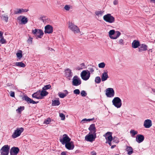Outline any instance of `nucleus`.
I'll use <instances>...</instances> for the list:
<instances>
[{
	"instance_id": "18",
	"label": "nucleus",
	"mask_w": 155,
	"mask_h": 155,
	"mask_svg": "<svg viewBox=\"0 0 155 155\" xmlns=\"http://www.w3.org/2000/svg\"><path fill=\"white\" fill-rule=\"evenodd\" d=\"M28 11V9H23V8H17L14 11V13L15 14H19L22 13H24L27 12Z\"/></svg>"
},
{
	"instance_id": "9",
	"label": "nucleus",
	"mask_w": 155,
	"mask_h": 155,
	"mask_svg": "<svg viewBox=\"0 0 155 155\" xmlns=\"http://www.w3.org/2000/svg\"><path fill=\"white\" fill-rule=\"evenodd\" d=\"M114 91L112 88H108L106 90L105 94L107 97H113L114 96Z\"/></svg>"
},
{
	"instance_id": "40",
	"label": "nucleus",
	"mask_w": 155,
	"mask_h": 155,
	"mask_svg": "<svg viewBox=\"0 0 155 155\" xmlns=\"http://www.w3.org/2000/svg\"><path fill=\"white\" fill-rule=\"evenodd\" d=\"M105 66V64L104 62H101L98 64V67L100 68H104Z\"/></svg>"
},
{
	"instance_id": "21",
	"label": "nucleus",
	"mask_w": 155,
	"mask_h": 155,
	"mask_svg": "<svg viewBox=\"0 0 155 155\" xmlns=\"http://www.w3.org/2000/svg\"><path fill=\"white\" fill-rule=\"evenodd\" d=\"M21 17H22L21 19V23L24 24H26L28 21V18H26L25 16H20L17 18L18 20H20Z\"/></svg>"
},
{
	"instance_id": "2",
	"label": "nucleus",
	"mask_w": 155,
	"mask_h": 155,
	"mask_svg": "<svg viewBox=\"0 0 155 155\" xmlns=\"http://www.w3.org/2000/svg\"><path fill=\"white\" fill-rule=\"evenodd\" d=\"M113 104L117 108H120L122 105V101L118 97H115L112 101Z\"/></svg>"
},
{
	"instance_id": "37",
	"label": "nucleus",
	"mask_w": 155,
	"mask_h": 155,
	"mask_svg": "<svg viewBox=\"0 0 155 155\" xmlns=\"http://www.w3.org/2000/svg\"><path fill=\"white\" fill-rule=\"evenodd\" d=\"M88 130H96L95 124H92L88 128Z\"/></svg>"
},
{
	"instance_id": "26",
	"label": "nucleus",
	"mask_w": 155,
	"mask_h": 155,
	"mask_svg": "<svg viewBox=\"0 0 155 155\" xmlns=\"http://www.w3.org/2000/svg\"><path fill=\"white\" fill-rule=\"evenodd\" d=\"M126 151L127 152V154L129 155L133 153V149L131 147L127 146Z\"/></svg>"
},
{
	"instance_id": "23",
	"label": "nucleus",
	"mask_w": 155,
	"mask_h": 155,
	"mask_svg": "<svg viewBox=\"0 0 155 155\" xmlns=\"http://www.w3.org/2000/svg\"><path fill=\"white\" fill-rule=\"evenodd\" d=\"M32 96L33 98L38 99H41L42 98V97L40 96L39 91L34 93L32 94Z\"/></svg>"
},
{
	"instance_id": "19",
	"label": "nucleus",
	"mask_w": 155,
	"mask_h": 155,
	"mask_svg": "<svg viewBox=\"0 0 155 155\" xmlns=\"http://www.w3.org/2000/svg\"><path fill=\"white\" fill-rule=\"evenodd\" d=\"M144 139V136L143 135L138 134L136 137V140L137 142L140 143L143 142Z\"/></svg>"
},
{
	"instance_id": "28",
	"label": "nucleus",
	"mask_w": 155,
	"mask_h": 155,
	"mask_svg": "<svg viewBox=\"0 0 155 155\" xmlns=\"http://www.w3.org/2000/svg\"><path fill=\"white\" fill-rule=\"evenodd\" d=\"M120 34L121 33L120 31H116L115 32V34L113 35V37L111 38V39H116L120 36Z\"/></svg>"
},
{
	"instance_id": "46",
	"label": "nucleus",
	"mask_w": 155,
	"mask_h": 155,
	"mask_svg": "<svg viewBox=\"0 0 155 155\" xmlns=\"http://www.w3.org/2000/svg\"><path fill=\"white\" fill-rule=\"evenodd\" d=\"M51 121V120L50 118H47V119L45 120L44 121V124H48Z\"/></svg>"
},
{
	"instance_id": "6",
	"label": "nucleus",
	"mask_w": 155,
	"mask_h": 155,
	"mask_svg": "<svg viewBox=\"0 0 155 155\" xmlns=\"http://www.w3.org/2000/svg\"><path fill=\"white\" fill-rule=\"evenodd\" d=\"M68 28L74 33H78L80 31L79 29L78 26L71 22H69Z\"/></svg>"
},
{
	"instance_id": "42",
	"label": "nucleus",
	"mask_w": 155,
	"mask_h": 155,
	"mask_svg": "<svg viewBox=\"0 0 155 155\" xmlns=\"http://www.w3.org/2000/svg\"><path fill=\"white\" fill-rule=\"evenodd\" d=\"M89 131L90 132H89V134H93V135H96V129L92 130H89Z\"/></svg>"
},
{
	"instance_id": "54",
	"label": "nucleus",
	"mask_w": 155,
	"mask_h": 155,
	"mask_svg": "<svg viewBox=\"0 0 155 155\" xmlns=\"http://www.w3.org/2000/svg\"><path fill=\"white\" fill-rule=\"evenodd\" d=\"M91 153L92 155H96L97 154L94 151L91 152Z\"/></svg>"
},
{
	"instance_id": "3",
	"label": "nucleus",
	"mask_w": 155,
	"mask_h": 155,
	"mask_svg": "<svg viewBox=\"0 0 155 155\" xmlns=\"http://www.w3.org/2000/svg\"><path fill=\"white\" fill-rule=\"evenodd\" d=\"M91 73L87 70L83 71L81 73V78L84 81H87L90 77Z\"/></svg>"
},
{
	"instance_id": "7",
	"label": "nucleus",
	"mask_w": 155,
	"mask_h": 155,
	"mask_svg": "<svg viewBox=\"0 0 155 155\" xmlns=\"http://www.w3.org/2000/svg\"><path fill=\"white\" fill-rule=\"evenodd\" d=\"M81 79L77 76L76 75L73 77L72 82L73 85L77 86L81 84Z\"/></svg>"
},
{
	"instance_id": "63",
	"label": "nucleus",
	"mask_w": 155,
	"mask_h": 155,
	"mask_svg": "<svg viewBox=\"0 0 155 155\" xmlns=\"http://www.w3.org/2000/svg\"><path fill=\"white\" fill-rule=\"evenodd\" d=\"M80 65L81 66V67H82L83 66H84V63H82V64H80Z\"/></svg>"
},
{
	"instance_id": "56",
	"label": "nucleus",
	"mask_w": 155,
	"mask_h": 155,
	"mask_svg": "<svg viewBox=\"0 0 155 155\" xmlns=\"http://www.w3.org/2000/svg\"><path fill=\"white\" fill-rule=\"evenodd\" d=\"M106 143H108L110 146H111V141H107L106 142Z\"/></svg>"
},
{
	"instance_id": "29",
	"label": "nucleus",
	"mask_w": 155,
	"mask_h": 155,
	"mask_svg": "<svg viewBox=\"0 0 155 155\" xmlns=\"http://www.w3.org/2000/svg\"><path fill=\"white\" fill-rule=\"evenodd\" d=\"M39 91H40V96L42 97H44V96H46L48 94V92H47V91H46L44 90H43L41 91L39 90Z\"/></svg>"
},
{
	"instance_id": "64",
	"label": "nucleus",
	"mask_w": 155,
	"mask_h": 155,
	"mask_svg": "<svg viewBox=\"0 0 155 155\" xmlns=\"http://www.w3.org/2000/svg\"><path fill=\"white\" fill-rule=\"evenodd\" d=\"M83 68H78V70H80L81 69H82Z\"/></svg>"
},
{
	"instance_id": "25",
	"label": "nucleus",
	"mask_w": 155,
	"mask_h": 155,
	"mask_svg": "<svg viewBox=\"0 0 155 155\" xmlns=\"http://www.w3.org/2000/svg\"><path fill=\"white\" fill-rule=\"evenodd\" d=\"M147 46L145 44H142L140 45V48H139V51L141 52L143 51H144L147 50Z\"/></svg>"
},
{
	"instance_id": "53",
	"label": "nucleus",
	"mask_w": 155,
	"mask_h": 155,
	"mask_svg": "<svg viewBox=\"0 0 155 155\" xmlns=\"http://www.w3.org/2000/svg\"><path fill=\"white\" fill-rule=\"evenodd\" d=\"M118 3V0H114L113 2V4L114 5H117Z\"/></svg>"
},
{
	"instance_id": "33",
	"label": "nucleus",
	"mask_w": 155,
	"mask_h": 155,
	"mask_svg": "<svg viewBox=\"0 0 155 155\" xmlns=\"http://www.w3.org/2000/svg\"><path fill=\"white\" fill-rule=\"evenodd\" d=\"M115 32V31L114 30H111L109 32V35L110 38L111 39V38L113 37Z\"/></svg>"
},
{
	"instance_id": "43",
	"label": "nucleus",
	"mask_w": 155,
	"mask_h": 155,
	"mask_svg": "<svg viewBox=\"0 0 155 155\" xmlns=\"http://www.w3.org/2000/svg\"><path fill=\"white\" fill-rule=\"evenodd\" d=\"M59 116L61 117V119L62 120H64L65 119V116L63 113H59Z\"/></svg>"
},
{
	"instance_id": "22",
	"label": "nucleus",
	"mask_w": 155,
	"mask_h": 155,
	"mask_svg": "<svg viewBox=\"0 0 155 155\" xmlns=\"http://www.w3.org/2000/svg\"><path fill=\"white\" fill-rule=\"evenodd\" d=\"M107 73L108 72L107 71H104L102 74L101 76V80L102 81H106L108 78Z\"/></svg>"
},
{
	"instance_id": "8",
	"label": "nucleus",
	"mask_w": 155,
	"mask_h": 155,
	"mask_svg": "<svg viewBox=\"0 0 155 155\" xmlns=\"http://www.w3.org/2000/svg\"><path fill=\"white\" fill-rule=\"evenodd\" d=\"M9 149L10 147L8 145L4 146L0 150L1 155H8Z\"/></svg>"
},
{
	"instance_id": "32",
	"label": "nucleus",
	"mask_w": 155,
	"mask_h": 155,
	"mask_svg": "<svg viewBox=\"0 0 155 155\" xmlns=\"http://www.w3.org/2000/svg\"><path fill=\"white\" fill-rule=\"evenodd\" d=\"M1 17L2 20L5 21L6 22H8V17L7 15H2Z\"/></svg>"
},
{
	"instance_id": "14",
	"label": "nucleus",
	"mask_w": 155,
	"mask_h": 155,
	"mask_svg": "<svg viewBox=\"0 0 155 155\" xmlns=\"http://www.w3.org/2000/svg\"><path fill=\"white\" fill-rule=\"evenodd\" d=\"M19 151V149L18 147H13L10 150V153L11 155H17Z\"/></svg>"
},
{
	"instance_id": "57",
	"label": "nucleus",
	"mask_w": 155,
	"mask_h": 155,
	"mask_svg": "<svg viewBox=\"0 0 155 155\" xmlns=\"http://www.w3.org/2000/svg\"><path fill=\"white\" fill-rule=\"evenodd\" d=\"M87 119H86V118H85V119H83L81 121V123H83L85 121H87Z\"/></svg>"
},
{
	"instance_id": "55",
	"label": "nucleus",
	"mask_w": 155,
	"mask_h": 155,
	"mask_svg": "<svg viewBox=\"0 0 155 155\" xmlns=\"http://www.w3.org/2000/svg\"><path fill=\"white\" fill-rule=\"evenodd\" d=\"M61 155H67V152L65 151H63L61 153Z\"/></svg>"
},
{
	"instance_id": "30",
	"label": "nucleus",
	"mask_w": 155,
	"mask_h": 155,
	"mask_svg": "<svg viewBox=\"0 0 155 155\" xmlns=\"http://www.w3.org/2000/svg\"><path fill=\"white\" fill-rule=\"evenodd\" d=\"M64 91L66 92V93H58V95L60 98H64L68 94V92L67 90H65Z\"/></svg>"
},
{
	"instance_id": "44",
	"label": "nucleus",
	"mask_w": 155,
	"mask_h": 155,
	"mask_svg": "<svg viewBox=\"0 0 155 155\" xmlns=\"http://www.w3.org/2000/svg\"><path fill=\"white\" fill-rule=\"evenodd\" d=\"M25 107L24 106L21 107L20 106L18 108V109H17L16 110L17 111L19 112H21L22 110H24Z\"/></svg>"
},
{
	"instance_id": "15",
	"label": "nucleus",
	"mask_w": 155,
	"mask_h": 155,
	"mask_svg": "<svg viewBox=\"0 0 155 155\" xmlns=\"http://www.w3.org/2000/svg\"><path fill=\"white\" fill-rule=\"evenodd\" d=\"M152 125V121L150 120L147 119L144 122L143 126L146 128H148Z\"/></svg>"
},
{
	"instance_id": "61",
	"label": "nucleus",
	"mask_w": 155,
	"mask_h": 155,
	"mask_svg": "<svg viewBox=\"0 0 155 155\" xmlns=\"http://www.w3.org/2000/svg\"><path fill=\"white\" fill-rule=\"evenodd\" d=\"M152 90V91L153 92V93H155V89L153 88H151Z\"/></svg>"
},
{
	"instance_id": "50",
	"label": "nucleus",
	"mask_w": 155,
	"mask_h": 155,
	"mask_svg": "<svg viewBox=\"0 0 155 155\" xmlns=\"http://www.w3.org/2000/svg\"><path fill=\"white\" fill-rule=\"evenodd\" d=\"M119 43L121 45H124V40L122 39H119Z\"/></svg>"
},
{
	"instance_id": "51",
	"label": "nucleus",
	"mask_w": 155,
	"mask_h": 155,
	"mask_svg": "<svg viewBox=\"0 0 155 155\" xmlns=\"http://www.w3.org/2000/svg\"><path fill=\"white\" fill-rule=\"evenodd\" d=\"M33 38H30L28 40L27 42L28 43L32 44V42Z\"/></svg>"
},
{
	"instance_id": "17",
	"label": "nucleus",
	"mask_w": 155,
	"mask_h": 155,
	"mask_svg": "<svg viewBox=\"0 0 155 155\" xmlns=\"http://www.w3.org/2000/svg\"><path fill=\"white\" fill-rule=\"evenodd\" d=\"M65 75L67 78L70 80L72 77L73 74L71 70L68 68L65 71Z\"/></svg>"
},
{
	"instance_id": "11",
	"label": "nucleus",
	"mask_w": 155,
	"mask_h": 155,
	"mask_svg": "<svg viewBox=\"0 0 155 155\" xmlns=\"http://www.w3.org/2000/svg\"><path fill=\"white\" fill-rule=\"evenodd\" d=\"M96 138V135H94L93 134H89L87 135L85 138V140L87 141L92 142L94 141Z\"/></svg>"
},
{
	"instance_id": "12",
	"label": "nucleus",
	"mask_w": 155,
	"mask_h": 155,
	"mask_svg": "<svg viewBox=\"0 0 155 155\" xmlns=\"http://www.w3.org/2000/svg\"><path fill=\"white\" fill-rule=\"evenodd\" d=\"M23 100L27 101L28 104L30 103L34 104H36L38 102V101H33L27 95H24L23 97Z\"/></svg>"
},
{
	"instance_id": "45",
	"label": "nucleus",
	"mask_w": 155,
	"mask_h": 155,
	"mask_svg": "<svg viewBox=\"0 0 155 155\" xmlns=\"http://www.w3.org/2000/svg\"><path fill=\"white\" fill-rule=\"evenodd\" d=\"M81 94L82 97H85L87 95V93L85 91H82L81 92Z\"/></svg>"
},
{
	"instance_id": "41",
	"label": "nucleus",
	"mask_w": 155,
	"mask_h": 155,
	"mask_svg": "<svg viewBox=\"0 0 155 155\" xmlns=\"http://www.w3.org/2000/svg\"><path fill=\"white\" fill-rule=\"evenodd\" d=\"M51 86L50 84L47 85L43 87L42 89L43 90H47L50 89L51 87Z\"/></svg>"
},
{
	"instance_id": "1",
	"label": "nucleus",
	"mask_w": 155,
	"mask_h": 155,
	"mask_svg": "<svg viewBox=\"0 0 155 155\" xmlns=\"http://www.w3.org/2000/svg\"><path fill=\"white\" fill-rule=\"evenodd\" d=\"M104 20L106 22L110 23H112L115 22V18L110 14H107L103 17Z\"/></svg>"
},
{
	"instance_id": "27",
	"label": "nucleus",
	"mask_w": 155,
	"mask_h": 155,
	"mask_svg": "<svg viewBox=\"0 0 155 155\" xmlns=\"http://www.w3.org/2000/svg\"><path fill=\"white\" fill-rule=\"evenodd\" d=\"M60 104L58 99L57 100H52V106H58Z\"/></svg>"
},
{
	"instance_id": "62",
	"label": "nucleus",
	"mask_w": 155,
	"mask_h": 155,
	"mask_svg": "<svg viewBox=\"0 0 155 155\" xmlns=\"http://www.w3.org/2000/svg\"><path fill=\"white\" fill-rule=\"evenodd\" d=\"M3 33L0 31V37L3 35Z\"/></svg>"
},
{
	"instance_id": "10",
	"label": "nucleus",
	"mask_w": 155,
	"mask_h": 155,
	"mask_svg": "<svg viewBox=\"0 0 155 155\" xmlns=\"http://www.w3.org/2000/svg\"><path fill=\"white\" fill-rule=\"evenodd\" d=\"M61 143L64 145L68 143L71 140V139L66 134H64L63 135L62 138L59 140Z\"/></svg>"
},
{
	"instance_id": "49",
	"label": "nucleus",
	"mask_w": 155,
	"mask_h": 155,
	"mask_svg": "<svg viewBox=\"0 0 155 155\" xmlns=\"http://www.w3.org/2000/svg\"><path fill=\"white\" fill-rule=\"evenodd\" d=\"M64 8L67 11H69L70 8V6L68 5H65L64 7Z\"/></svg>"
},
{
	"instance_id": "39",
	"label": "nucleus",
	"mask_w": 155,
	"mask_h": 155,
	"mask_svg": "<svg viewBox=\"0 0 155 155\" xmlns=\"http://www.w3.org/2000/svg\"><path fill=\"white\" fill-rule=\"evenodd\" d=\"M16 55L19 58H21L22 56V51L20 50L19 52H18L16 53Z\"/></svg>"
},
{
	"instance_id": "59",
	"label": "nucleus",
	"mask_w": 155,
	"mask_h": 155,
	"mask_svg": "<svg viewBox=\"0 0 155 155\" xmlns=\"http://www.w3.org/2000/svg\"><path fill=\"white\" fill-rule=\"evenodd\" d=\"M150 2L151 3L155 4V0H150Z\"/></svg>"
},
{
	"instance_id": "34",
	"label": "nucleus",
	"mask_w": 155,
	"mask_h": 155,
	"mask_svg": "<svg viewBox=\"0 0 155 155\" xmlns=\"http://www.w3.org/2000/svg\"><path fill=\"white\" fill-rule=\"evenodd\" d=\"M16 65L17 66H19L22 68H24L25 66V64L22 62H16Z\"/></svg>"
},
{
	"instance_id": "52",
	"label": "nucleus",
	"mask_w": 155,
	"mask_h": 155,
	"mask_svg": "<svg viewBox=\"0 0 155 155\" xmlns=\"http://www.w3.org/2000/svg\"><path fill=\"white\" fill-rule=\"evenodd\" d=\"M10 95L11 97H15V92L12 91H11L10 92Z\"/></svg>"
},
{
	"instance_id": "13",
	"label": "nucleus",
	"mask_w": 155,
	"mask_h": 155,
	"mask_svg": "<svg viewBox=\"0 0 155 155\" xmlns=\"http://www.w3.org/2000/svg\"><path fill=\"white\" fill-rule=\"evenodd\" d=\"M44 31L45 34H51L53 31V27L51 25H48L45 27Z\"/></svg>"
},
{
	"instance_id": "4",
	"label": "nucleus",
	"mask_w": 155,
	"mask_h": 155,
	"mask_svg": "<svg viewBox=\"0 0 155 155\" xmlns=\"http://www.w3.org/2000/svg\"><path fill=\"white\" fill-rule=\"evenodd\" d=\"M32 33L35 36H37V38H41L44 35V32L41 29H35L32 31Z\"/></svg>"
},
{
	"instance_id": "58",
	"label": "nucleus",
	"mask_w": 155,
	"mask_h": 155,
	"mask_svg": "<svg viewBox=\"0 0 155 155\" xmlns=\"http://www.w3.org/2000/svg\"><path fill=\"white\" fill-rule=\"evenodd\" d=\"M94 120V118H91V119H87V121H92V120Z\"/></svg>"
},
{
	"instance_id": "31",
	"label": "nucleus",
	"mask_w": 155,
	"mask_h": 155,
	"mask_svg": "<svg viewBox=\"0 0 155 155\" xmlns=\"http://www.w3.org/2000/svg\"><path fill=\"white\" fill-rule=\"evenodd\" d=\"M130 133L131 134V137H134L135 135L137 134L138 132L134 130H131L130 131Z\"/></svg>"
},
{
	"instance_id": "60",
	"label": "nucleus",
	"mask_w": 155,
	"mask_h": 155,
	"mask_svg": "<svg viewBox=\"0 0 155 155\" xmlns=\"http://www.w3.org/2000/svg\"><path fill=\"white\" fill-rule=\"evenodd\" d=\"M116 147V145H113L111 146V149H112L113 148H114V147Z\"/></svg>"
},
{
	"instance_id": "36",
	"label": "nucleus",
	"mask_w": 155,
	"mask_h": 155,
	"mask_svg": "<svg viewBox=\"0 0 155 155\" xmlns=\"http://www.w3.org/2000/svg\"><path fill=\"white\" fill-rule=\"evenodd\" d=\"M101 82V79L100 77L97 76L95 78V82L96 83L99 84Z\"/></svg>"
},
{
	"instance_id": "5",
	"label": "nucleus",
	"mask_w": 155,
	"mask_h": 155,
	"mask_svg": "<svg viewBox=\"0 0 155 155\" xmlns=\"http://www.w3.org/2000/svg\"><path fill=\"white\" fill-rule=\"evenodd\" d=\"M24 129L23 127L18 128L15 130L14 132L12 135V137L13 138H16L20 136L21 134L23 131Z\"/></svg>"
},
{
	"instance_id": "20",
	"label": "nucleus",
	"mask_w": 155,
	"mask_h": 155,
	"mask_svg": "<svg viewBox=\"0 0 155 155\" xmlns=\"http://www.w3.org/2000/svg\"><path fill=\"white\" fill-rule=\"evenodd\" d=\"M104 136L105 137L106 139L108 141H112L113 140L111 132H107Z\"/></svg>"
},
{
	"instance_id": "35",
	"label": "nucleus",
	"mask_w": 155,
	"mask_h": 155,
	"mask_svg": "<svg viewBox=\"0 0 155 155\" xmlns=\"http://www.w3.org/2000/svg\"><path fill=\"white\" fill-rule=\"evenodd\" d=\"M104 13L103 11H96L95 12V15L97 16H101Z\"/></svg>"
},
{
	"instance_id": "16",
	"label": "nucleus",
	"mask_w": 155,
	"mask_h": 155,
	"mask_svg": "<svg viewBox=\"0 0 155 155\" xmlns=\"http://www.w3.org/2000/svg\"><path fill=\"white\" fill-rule=\"evenodd\" d=\"M65 147L67 149L69 150L73 149L74 147L73 142L70 141V142L65 144Z\"/></svg>"
},
{
	"instance_id": "38",
	"label": "nucleus",
	"mask_w": 155,
	"mask_h": 155,
	"mask_svg": "<svg viewBox=\"0 0 155 155\" xmlns=\"http://www.w3.org/2000/svg\"><path fill=\"white\" fill-rule=\"evenodd\" d=\"M1 39H0V43L2 44H6V41L4 39L3 36L0 37Z\"/></svg>"
},
{
	"instance_id": "48",
	"label": "nucleus",
	"mask_w": 155,
	"mask_h": 155,
	"mask_svg": "<svg viewBox=\"0 0 155 155\" xmlns=\"http://www.w3.org/2000/svg\"><path fill=\"white\" fill-rule=\"evenodd\" d=\"M93 67L94 66H93L92 67H91L88 68V71L89 73H92L94 72V68H93Z\"/></svg>"
},
{
	"instance_id": "47",
	"label": "nucleus",
	"mask_w": 155,
	"mask_h": 155,
	"mask_svg": "<svg viewBox=\"0 0 155 155\" xmlns=\"http://www.w3.org/2000/svg\"><path fill=\"white\" fill-rule=\"evenodd\" d=\"M74 93L76 94H79L80 93V91L78 89L74 90L73 91Z\"/></svg>"
},
{
	"instance_id": "24",
	"label": "nucleus",
	"mask_w": 155,
	"mask_h": 155,
	"mask_svg": "<svg viewBox=\"0 0 155 155\" xmlns=\"http://www.w3.org/2000/svg\"><path fill=\"white\" fill-rule=\"evenodd\" d=\"M140 45L139 41H138L134 40L132 44V47L133 48H136Z\"/></svg>"
}]
</instances>
